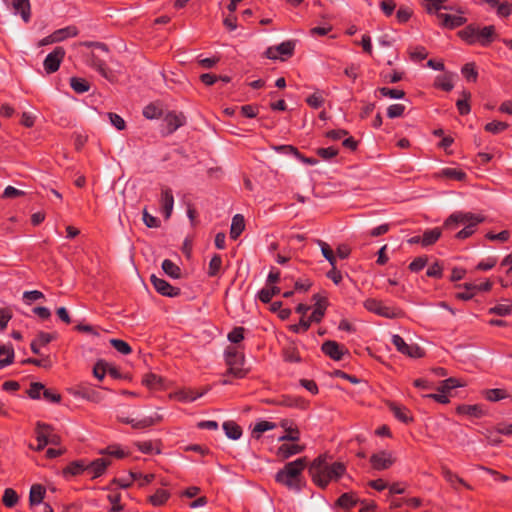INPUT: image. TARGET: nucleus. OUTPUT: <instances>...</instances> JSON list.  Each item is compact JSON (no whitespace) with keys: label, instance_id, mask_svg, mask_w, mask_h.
Segmentation results:
<instances>
[{"label":"nucleus","instance_id":"f257e3e1","mask_svg":"<svg viewBox=\"0 0 512 512\" xmlns=\"http://www.w3.org/2000/svg\"><path fill=\"white\" fill-rule=\"evenodd\" d=\"M308 472L313 483L324 489L344 476L346 466L342 462L328 463L324 456H319L310 464Z\"/></svg>","mask_w":512,"mask_h":512},{"label":"nucleus","instance_id":"f03ea898","mask_svg":"<svg viewBox=\"0 0 512 512\" xmlns=\"http://www.w3.org/2000/svg\"><path fill=\"white\" fill-rule=\"evenodd\" d=\"M485 221V217L481 214H474L471 212H454L444 222V227L453 229L457 225H464L455 237L459 240H464L472 236L476 227Z\"/></svg>","mask_w":512,"mask_h":512},{"label":"nucleus","instance_id":"7ed1b4c3","mask_svg":"<svg viewBox=\"0 0 512 512\" xmlns=\"http://www.w3.org/2000/svg\"><path fill=\"white\" fill-rule=\"evenodd\" d=\"M306 466V457L288 462L276 473L275 480L291 490L300 491L302 488L303 471Z\"/></svg>","mask_w":512,"mask_h":512},{"label":"nucleus","instance_id":"20e7f679","mask_svg":"<svg viewBox=\"0 0 512 512\" xmlns=\"http://www.w3.org/2000/svg\"><path fill=\"white\" fill-rule=\"evenodd\" d=\"M459 37L469 45L479 44L483 47L489 46L496 37L493 25L480 27L470 24L458 32Z\"/></svg>","mask_w":512,"mask_h":512},{"label":"nucleus","instance_id":"39448f33","mask_svg":"<svg viewBox=\"0 0 512 512\" xmlns=\"http://www.w3.org/2000/svg\"><path fill=\"white\" fill-rule=\"evenodd\" d=\"M224 355L228 366L227 374L234 378H244L248 373V370L244 368V352L237 346H228Z\"/></svg>","mask_w":512,"mask_h":512},{"label":"nucleus","instance_id":"423d86ee","mask_svg":"<svg viewBox=\"0 0 512 512\" xmlns=\"http://www.w3.org/2000/svg\"><path fill=\"white\" fill-rule=\"evenodd\" d=\"M36 440L38 442L35 450L40 451L44 449L48 444L59 445L60 436L54 431L52 426L38 422L35 428Z\"/></svg>","mask_w":512,"mask_h":512},{"label":"nucleus","instance_id":"0eeeda50","mask_svg":"<svg viewBox=\"0 0 512 512\" xmlns=\"http://www.w3.org/2000/svg\"><path fill=\"white\" fill-rule=\"evenodd\" d=\"M363 306L369 312L375 313L385 318L393 319L399 315V311L397 309L385 306L381 301L374 298L366 299L363 303Z\"/></svg>","mask_w":512,"mask_h":512},{"label":"nucleus","instance_id":"6e6552de","mask_svg":"<svg viewBox=\"0 0 512 512\" xmlns=\"http://www.w3.org/2000/svg\"><path fill=\"white\" fill-rule=\"evenodd\" d=\"M369 462L374 470L382 471L389 469L396 462V458L392 452L381 450L373 453L370 456Z\"/></svg>","mask_w":512,"mask_h":512},{"label":"nucleus","instance_id":"1a4fd4ad","mask_svg":"<svg viewBox=\"0 0 512 512\" xmlns=\"http://www.w3.org/2000/svg\"><path fill=\"white\" fill-rule=\"evenodd\" d=\"M84 57L86 65L95 69L102 77H104L108 81H114L115 75L113 71L95 53L90 52L86 54Z\"/></svg>","mask_w":512,"mask_h":512},{"label":"nucleus","instance_id":"9d476101","mask_svg":"<svg viewBox=\"0 0 512 512\" xmlns=\"http://www.w3.org/2000/svg\"><path fill=\"white\" fill-rule=\"evenodd\" d=\"M295 42L292 40L284 41L276 46L269 47L265 54L269 59H286L294 54Z\"/></svg>","mask_w":512,"mask_h":512},{"label":"nucleus","instance_id":"9b49d317","mask_svg":"<svg viewBox=\"0 0 512 512\" xmlns=\"http://www.w3.org/2000/svg\"><path fill=\"white\" fill-rule=\"evenodd\" d=\"M391 341L397 351L409 357L420 358L424 354L417 344H407L400 335H393Z\"/></svg>","mask_w":512,"mask_h":512},{"label":"nucleus","instance_id":"f8f14e48","mask_svg":"<svg viewBox=\"0 0 512 512\" xmlns=\"http://www.w3.org/2000/svg\"><path fill=\"white\" fill-rule=\"evenodd\" d=\"M321 350L334 361H340L345 355H349V350L334 340L325 341L321 346Z\"/></svg>","mask_w":512,"mask_h":512},{"label":"nucleus","instance_id":"ddd939ff","mask_svg":"<svg viewBox=\"0 0 512 512\" xmlns=\"http://www.w3.org/2000/svg\"><path fill=\"white\" fill-rule=\"evenodd\" d=\"M64 57L65 50L63 47H56L51 53H49L43 62L46 73L52 74L56 72L59 69Z\"/></svg>","mask_w":512,"mask_h":512},{"label":"nucleus","instance_id":"4468645a","mask_svg":"<svg viewBox=\"0 0 512 512\" xmlns=\"http://www.w3.org/2000/svg\"><path fill=\"white\" fill-rule=\"evenodd\" d=\"M150 281L154 289L163 296L177 297L181 294L180 288L172 286L166 280L158 278L155 275H151Z\"/></svg>","mask_w":512,"mask_h":512},{"label":"nucleus","instance_id":"2eb2a0df","mask_svg":"<svg viewBox=\"0 0 512 512\" xmlns=\"http://www.w3.org/2000/svg\"><path fill=\"white\" fill-rule=\"evenodd\" d=\"M186 123V118L182 113L169 112L163 119L164 130L166 134L174 133L178 128Z\"/></svg>","mask_w":512,"mask_h":512},{"label":"nucleus","instance_id":"dca6fc26","mask_svg":"<svg viewBox=\"0 0 512 512\" xmlns=\"http://www.w3.org/2000/svg\"><path fill=\"white\" fill-rule=\"evenodd\" d=\"M312 299L315 301V303L313 312L311 313L309 319L312 321V323H320L325 316L326 309L328 307V299L319 294L313 295Z\"/></svg>","mask_w":512,"mask_h":512},{"label":"nucleus","instance_id":"f3484780","mask_svg":"<svg viewBox=\"0 0 512 512\" xmlns=\"http://www.w3.org/2000/svg\"><path fill=\"white\" fill-rule=\"evenodd\" d=\"M279 426L284 429L285 434L280 436L278 440L297 442L300 439V431L298 427L289 419H282Z\"/></svg>","mask_w":512,"mask_h":512},{"label":"nucleus","instance_id":"a211bd4d","mask_svg":"<svg viewBox=\"0 0 512 512\" xmlns=\"http://www.w3.org/2000/svg\"><path fill=\"white\" fill-rule=\"evenodd\" d=\"M110 465V461L105 458H98L92 462H86V474L92 479L102 476L107 467Z\"/></svg>","mask_w":512,"mask_h":512},{"label":"nucleus","instance_id":"6ab92c4d","mask_svg":"<svg viewBox=\"0 0 512 512\" xmlns=\"http://www.w3.org/2000/svg\"><path fill=\"white\" fill-rule=\"evenodd\" d=\"M274 404L290 408H298L305 410L308 407V402L301 397L283 395L277 400L273 401Z\"/></svg>","mask_w":512,"mask_h":512},{"label":"nucleus","instance_id":"aec40b11","mask_svg":"<svg viewBox=\"0 0 512 512\" xmlns=\"http://www.w3.org/2000/svg\"><path fill=\"white\" fill-rule=\"evenodd\" d=\"M387 406L389 410L393 413L394 417L398 419L399 421L408 424L413 421V416L411 414V411L396 402H388Z\"/></svg>","mask_w":512,"mask_h":512},{"label":"nucleus","instance_id":"412c9836","mask_svg":"<svg viewBox=\"0 0 512 512\" xmlns=\"http://www.w3.org/2000/svg\"><path fill=\"white\" fill-rule=\"evenodd\" d=\"M160 203L163 214L165 218L168 219L172 214L174 206V196L170 188H162Z\"/></svg>","mask_w":512,"mask_h":512},{"label":"nucleus","instance_id":"4be33fe9","mask_svg":"<svg viewBox=\"0 0 512 512\" xmlns=\"http://www.w3.org/2000/svg\"><path fill=\"white\" fill-rule=\"evenodd\" d=\"M456 412L459 415H465L472 418H481L486 415L485 410L483 409L482 405L474 404V405H468V404H462L459 405L456 408Z\"/></svg>","mask_w":512,"mask_h":512},{"label":"nucleus","instance_id":"5701e85b","mask_svg":"<svg viewBox=\"0 0 512 512\" xmlns=\"http://www.w3.org/2000/svg\"><path fill=\"white\" fill-rule=\"evenodd\" d=\"M305 449V446L299 445L296 442H293L291 444H282L277 449V456L282 459H287L293 455L299 454L303 452Z\"/></svg>","mask_w":512,"mask_h":512},{"label":"nucleus","instance_id":"b1692460","mask_svg":"<svg viewBox=\"0 0 512 512\" xmlns=\"http://www.w3.org/2000/svg\"><path fill=\"white\" fill-rule=\"evenodd\" d=\"M436 176L438 178H446L450 180H455L459 182H463L467 178V174L462 170L458 168H452V167H446L441 169Z\"/></svg>","mask_w":512,"mask_h":512},{"label":"nucleus","instance_id":"393cba45","mask_svg":"<svg viewBox=\"0 0 512 512\" xmlns=\"http://www.w3.org/2000/svg\"><path fill=\"white\" fill-rule=\"evenodd\" d=\"M15 14H20L24 22H29L31 18V5L29 0H13L12 3Z\"/></svg>","mask_w":512,"mask_h":512},{"label":"nucleus","instance_id":"a878e982","mask_svg":"<svg viewBox=\"0 0 512 512\" xmlns=\"http://www.w3.org/2000/svg\"><path fill=\"white\" fill-rule=\"evenodd\" d=\"M438 18L441 20L444 27L453 29L462 26L466 19L462 16L451 15L446 13H438Z\"/></svg>","mask_w":512,"mask_h":512},{"label":"nucleus","instance_id":"bb28decb","mask_svg":"<svg viewBox=\"0 0 512 512\" xmlns=\"http://www.w3.org/2000/svg\"><path fill=\"white\" fill-rule=\"evenodd\" d=\"M15 352L12 345H0V369L14 362Z\"/></svg>","mask_w":512,"mask_h":512},{"label":"nucleus","instance_id":"cd10ccee","mask_svg":"<svg viewBox=\"0 0 512 512\" xmlns=\"http://www.w3.org/2000/svg\"><path fill=\"white\" fill-rule=\"evenodd\" d=\"M46 490L40 484L32 485L29 493V503L31 506L40 505L45 497Z\"/></svg>","mask_w":512,"mask_h":512},{"label":"nucleus","instance_id":"c85d7f7f","mask_svg":"<svg viewBox=\"0 0 512 512\" xmlns=\"http://www.w3.org/2000/svg\"><path fill=\"white\" fill-rule=\"evenodd\" d=\"M441 474L444 477V479L450 483L453 487H455V484H460L464 486L467 489H471V486L461 477H459L457 474L452 472L449 468L446 466H443L441 468Z\"/></svg>","mask_w":512,"mask_h":512},{"label":"nucleus","instance_id":"c756f323","mask_svg":"<svg viewBox=\"0 0 512 512\" xmlns=\"http://www.w3.org/2000/svg\"><path fill=\"white\" fill-rule=\"evenodd\" d=\"M53 337L51 334L46 332H40L37 337L31 342L30 348L34 354L40 353V347L49 344Z\"/></svg>","mask_w":512,"mask_h":512},{"label":"nucleus","instance_id":"7c9ffc66","mask_svg":"<svg viewBox=\"0 0 512 512\" xmlns=\"http://www.w3.org/2000/svg\"><path fill=\"white\" fill-rule=\"evenodd\" d=\"M359 502L356 494L352 492L343 493L336 501V505L343 509H351Z\"/></svg>","mask_w":512,"mask_h":512},{"label":"nucleus","instance_id":"2f4dec72","mask_svg":"<svg viewBox=\"0 0 512 512\" xmlns=\"http://www.w3.org/2000/svg\"><path fill=\"white\" fill-rule=\"evenodd\" d=\"M245 228V220L241 214H236L232 218L231 228H230V237L232 239H237Z\"/></svg>","mask_w":512,"mask_h":512},{"label":"nucleus","instance_id":"473e14b6","mask_svg":"<svg viewBox=\"0 0 512 512\" xmlns=\"http://www.w3.org/2000/svg\"><path fill=\"white\" fill-rule=\"evenodd\" d=\"M316 243L320 247L323 257L329 262L331 267L337 266L336 252L332 250L329 244L320 239L316 240Z\"/></svg>","mask_w":512,"mask_h":512},{"label":"nucleus","instance_id":"72a5a7b5","mask_svg":"<svg viewBox=\"0 0 512 512\" xmlns=\"http://www.w3.org/2000/svg\"><path fill=\"white\" fill-rule=\"evenodd\" d=\"M441 229L440 228H433V229H428L426 231H424L422 237H421V240H422V246L423 247H428L430 245H433L434 243H436L439 238L441 237Z\"/></svg>","mask_w":512,"mask_h":512},{"label":"nucleus","instance_id":"f704fd0d","mask_svg":"<svg viewBox=\"0 0 512 512\" xmlns=\"http://www.w3.org/2000/svg\"><path fill=\"white\" fill-rule=\"evenodd\" d=\"M428 13H437L440 10H454V7L448 5V0H424Z\"/></svg>","mask_w":512,"mask_h":512},{"label":"nucleus","instance_id":"c9c22d12","mask_svg":"<svg viewBox=\"0 0 512 512\" xmlns=\"http://www.w3.org/2000/svg\"><path fill=\"white\" fill-rule=\"evenodd\" d=\"M78 33L79 30L74 25H70L53 32L56 42H61L70 37H75L78 35Z\"/></svg>","mask_w":512,"mask_h":512},{"label":"nucleus","instance_id":"e433bc0d","mask_svg":"<svg viewBox=\"0 0 512 512\" xmlns=\"http://www.w3.org/2000/svg\"><path fill=\"white\" fill-rule=\"evenodd\" d=\"M163 109L159 102H153L146 105L143 109V116L147 119H158L162 115Z\"/></svg>","mask_w":512,"mask_h":512},{"label":"nucleus","instance_id":"4c0bfd02","mask_svg":"<svg viewBox=\"0 0 512 512\" xmlns=\"http://www.w3.org/2000/svg\"><path fill=\"white\" fill-rule=\"evenodd\" d=\"M223 430L228 438L237 440L242 435L241 427L234 421H226L223 423Z\"/></svg>","mask_w":512,"mask_h":512},{"label":"nucleus","instance_id":"58836bf2","mask_svg":"<svg viewBox=\"0 0 512 512\" xmlns=\"http://www.w3.org/2000/svg\"><path fill=\"white\" fill-rule=\"evenodd\" d=\"M64 474L67 475H72V476H77V475H81V474H86V461L84 460H78V461H74V462H71L65 469H64Z\"/></svg>","mask_w":512,"mask_h":512},{"label":"nucleus","instance_id":"ea45409f","mask_svg":"<svg viewBox=\"0 0 512 512\" xmlns=\"http://www.w3.org/2000/svg\"><path fill=\"white\" fill-rule=\"evenodd\" d=\"M169 498L170 493L167 490L157 489L153 495L149 496L148 500L153 506L159 507L164 505Z\"/></svg>","mask_w":512,"mask_h":512},{"label":"nucleus","instance_id":"a19ab883","mask_svg":"<svg viewBox=\"0 0 512 512\" xmlns=\"http://www.w3.org/2000/svg\"><path fill=\"white\" fill-rule=\"evenodd\" d=\"M276 427V423L263 420L255 424L252 435L254 438L259 439L264 432L275 429Z\"/></svg>","mask_w":512,"mask_h":512},{"label":"nucleus","instance_id":"79ce46f5","mask_svg":"<svg viewBox=\"0 0 512 512\" xmlns=\"http://www.w3.org/2000/svg\"><path fill=\"white\" fill-rule=\"evenodd\" d=\"M162 269L171 278L178 279L181 276V270L178 265H176L170 259H165L162 262Z\"/></svg>","mask_w":512,"mask_h":512},{"label":"nucleus","instance_id":"37998d69","mask_svg":"<svg viewBox=\"0 0 512 512\" xmlns=\"http://www.w3.org/2000/svg\"><path fill=\"white\" fill-rule=\"evenodd\" d=\"M279 293L280 288L277 286L265 287L258 292V298L263 303H269Z\"/></svg>","mask_w":512,"mask_h":512},{"label":"nucleus","instance_id":"c03bdc74","mask_svg":"<svg viewBox=\"0 0 512 512\" xmlns=\"http://www.w3.org/2000/svg\"><path fill=\"white\" fill-rule=\"evenodd\" d=\"M71 88L79 94L88 92L90 90V84L83 78L72 77L70 79Z\"/></svg>","mask_w":512,"mask_h":512},{"label":"nucleus","instance_id":"a18cd8bd","mask_svg":"<svg viewBox=\"0 0 512 512\" xmlns=\"http://www.w3.org/2000/svg\"><path fill=\"white\" fill-rule=\"evenodd\" d=\"M484 395L485 398L491 402L500 401L509 396L505 389L500 388L488 389L485 391Z\"/></svg>","mask_w":512,"mask_h":512},{"label":"nucleus","instance_id":"49530a36","mask_svg":"<svg viewBox=\"0 0 512 512\" xmlns=\"http://www.w3.org/2000/svg\"><path fill=\"white\" fill-rule=\"evenodd\" d=\"M222 267V257L219 254H214L209 262L207 274L210 277H216Z\"/></svg>","mask_w":512,"mask_h":512},{"label":"nucleus","instance_id":"de8ad7c7","mask_svg":"<svg viewBox=\"0 0 512 512\" xmlns=\"http://www.w3.org/2000/svg\"><path fill=\"white\" fill-rule=\"evenodd\" d=\"M162 417L160 415H156L155 417H144L140 420H136L135 419V422L133 423V428L135 429H144V428H148L150 426H153L154 424L158 423L159 421H161Z\"/></svg>","mask_w":512,"mask_h":512},{"label":"nucleus","instance_id":"09e8293b","mask_svg":"<svg viewBox=\"0 0 512 512\" xmlns=\"http://www.w3.org/2000/svg\"><path fill=\"white\" fill-rule=\"evenodd\" d=\"M18 500H19V497L15 490H13L12 488L5 489L3 497H2V502L6 507H8V508L14 507L17 504Z\"/></svg>","mask_w":512,"mask_h":512},{"label":"nucleus","instance_id":"8fccbe9b","mask_svg":"<svg viewBox=\"0 0 512 512\" xmlns=\"http://www.w3.org/2000/svg\"><path fill=\"white\" fill-rule=\"evenodd\" d=\"M130 476H131L133 481H137L138 482V486L139 487H144V486L148 485L155 478V475L152 474V473H150V474H143L141 472H130Z\"/></svg>","mask_w":512,"mask_h":512},{"label":"nucleus","instance_id":"3c124183","mask_svg":"<svg viewBox=\"0 0 512 512\" xmlns=\"http://www.w3.org/2000/svg\"><path fill=\"white\" fill-rule=\"evenodd\" d=\"M462 95L463 99H459L456 102V106L460 115H467L471 110L470 104L468 102L471 97V94L468 91H463Z\"/></svg>","mask_w":512,"mask_h":512},{"label":"nucleus","instance_id":"603ef678","mask_svg":"<svg viewBox=\"0 0 512 512\" xmlns=\"http://www.w3.org/2000/svg\"><path fill=\"white\" fill-rule=\"evenodd\" d=\"M462 386L463 384L460 382L459 379L450 377L441 382L440 386L438 387V391L441 393H447L454 388Z\"/></svg>","mask_w":512,"mask_h":512},{"label":"nucleus","instance_id":"864d4df0","mask_svg":"<svg viewBox=\"0 0 512 512\" xmlns=\"http://www.w3.org/2000/svg\"><path fill=\"white\" fill-rule=\"evenodd\" d=\"M102 454H107L109 456L115 457L117 459H123L128 456V452L125 451L119 445H110L105 450L101 451Z\"/></svg>","mask_w":512,"mask_h":512},{"label":"nucleus","instance_id":"5fc2aeb1","mask_svg":"<svg viewBox=\"0 0 512 512\" xmlns=\"http://www.w3.org/2000/svg\"><path fill=\"white\" fill-rule=\"evenodd\" d=\"M378 92L383 97H388L391 99H402L405 97V92L401 89H394V88H388V87H381L378 89Z\"/></svg>","mask_w":512,"mask_h":512},{"label":"nucleus","instance_id":"6e6d98bb","mask_svg":"<svg viewBox=\"0 0 512 512\" xmlns=\"http://www.w3.org/2000/svg\"><path fill=\"white\" fill-rule=\"evenodd\" d=\"M306 103L314 109L320 108L324 104V93L316 91L312 95L308 96Z\"/></svg>","mask_w":512,"mask_h":512},{"label":"nucleus","instance_id":"4d7b16f0","mask_svg":"<svg viewBox=\"0 0 512 512\" xmlns=\"http://www.w3.org/2000/svg\"><path fill=\"white\" fill-rule=\"evenodd\" d=\"M435 86L449 92L453 89L454 84L452 82V78L448 75L437 76L435 80Z\"/></svg>","mask_w":512,"mask_h":512},{"label":"nucleus","instance_id":"13d9d810","mask_svg":"<svg viewBox=\"0 0 512 512\" xmlns=\"http://www.w3.org/2000/svg\"><path fill=\"white\" fill-rule=\"evenodd\" d=\"M312 321L309 318L302 317L297 324H292L289 326V330L293 333H305L311 326Z\"/></svg>","mask_w":512,"mask_h":512},{"label":"nucleus","instance_id":"bf43d9fd","mask_svg":"<svg viewBox=\"0 0 512 512\" xmlns=\"http://www.w3.org/2000/svg\"><path fill=\"white\" fill-rule=\"evenodd\" d=\"M489 314H495L499 316H508L512 314V304H497L494 307L489 308Z\"/></svg>","mask_w":512,"mask_h":512},{"label":"nucleus","instance_id":"052dcab7","mask_svg":"<svg viewBox=\"0 0 512 512\" xmlns=\"http://www.w3.org/2000/svg\"><path fill=\"white\" fill-rule=\"evenodd\" d=\"M110 344L114 349H116L119 353L123 355H128L132 351L130 345L121 339L113 338L110 340Z\"/></svg>","mask_w":512,"mask_h":512},{"label":"nucleus","instance_id":"680f3d73","mask_svg":"<svg viewBox=\"0 0 512 512\" xmlns=\"http://www.w3.org/2000/svg\"><path fill=\"white\" fill-rule=\"evenodd\" d=\"M409 55L413 61H422L428 56V52L423 46H416L409 49Z\"/></svg>","mask_w":512,"mask_h":512},{"label":"nucleus","instance_id":"e2e57ef3","mask_svg":"<svg viewBox=\"0 0 512 512\" xmlns=\"http://www.w3.org/2000/svg\"><path fill=\"white\" fill-rule=\"evenodd\" d=\"M508 128V124L501 121H492L485 125L484 129L485 131L492 133V134H498Z\"/></svg>","mask_w":512,"mask_h":512},{"label":"nucleus","instance_id":"0e129e2a","mask_svg":"<svg viewBox=\"0 0 512 512\" xmlns=\"http://www.w3.org/2000/svg\"><path fill=\"white\" fill-rule=\"evenodd\" d=\"M462 74L468 81L475 82L478 77V72L474 63H467L462 67Z\"/></svg>","mask_w":512,"mask_h":512},{"label":"nucleus","instance_id":"69168bd1","mask_svg":"<svg viewBox=\"0 0 512 512\" xmlns=\"http://www.w3.org/2000/svg\"><path fill=\"white\" fill-rule=\"evenodd\" d=\"M245 329L243 327H235L228 333V340L231 343L238 344L244 339Z\"/></svg>","mask_w":512,"mask_h":512},{"label":"nucleus","instance_id":"338daca9","mask_svg":"<svg viewBox=\"0 0 512 512\" xmlns=\"http://www.w3.org/2000/svg\"><path fill=\"white\" fill-rule=\"evenodd\" d=\"M44 390V385L40 382H32L27 391L28 395L32 399H40Z\"/></svg>","mask_w":512,"mask_h":512},{"label":"nucleus","instance_id":"774afa93","mask_svg":"<svg viewBox=\"0 0 512 512\" xmlns=\"http://www.w3.org/2000/svg\"><path fill=\"white\" fill-rule=\"evenodd\" d=\"M405 112L403 104H392L387 108V116L391 119L401 117Z\"/></svg>","mask_w":512,"mask_h":512}]
</instances>
